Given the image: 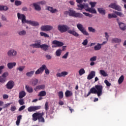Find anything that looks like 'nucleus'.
Returning a JSON list of instances; mask_svg holds the SVG:
<instances>
[{
	"label": "nucleus",
	"instance_id": "1",
	"mask_svg": "<svg viewBox=\"0 0 126 126\" xmlns=\"http://www.w3.org/2000/svg\"><path fill=\"white\" fill-rule=\"evenodd\" d=\"M70 29V27L65 25H59L58 26V30L61 33H63L64 32H67V33H69V34H71L75 37L79 36V34H78V33L74 31V30H71Z\"/></svg>",
	"mask_w": 126,
	"mask_h": 126
},
{
	"label": "nucleus",
	"instance_id": "2",
	"mask_svg": "<svg viewBox=\"0 0 126 126\" xmlns=\"http://www.w3.org/2000/svg\"><path fill=\"white\" fill-rule=\"evenodd\" d=\"M44 114V112L40 113V112H36L32 114V120L33 122H36V121H38L39 123H45V119L43 117Z\"/></svg>",
	"mask_w": 126,
	"mask_h": 126
},
{
	"label": "nucleus",
	"instance_id": "3",
	"mask_svg": "<svg viewBox=\"0 0 126 126\" xmlns=\"http://www.w3.org/2000/svg\"><path fill=\"white\" fill-rule=\"evenodd\" d=\"M64 14L65 15H69V16H72V17H76L78 18H82L83 17V15L80 13H76L75 11L70 9L68 11H65L64 12Z\"/></svg>",
	"mask_w": 126,
	"mask_h": 126
},
{
	"label": "nucleus",
	"instance_id": "4",
	"mask_svg": "<svg viewBox=\"0 0 126 126\" xmlns=\"http://www.w3.org/2000/svg\"><path fill=\"white\" fill-rule=\"evenodd\" d=\"M77 27L78 30H79L83 35H85V36H89V33L86 31V30L83 27V25L81 24H77Z\"/></svg>",
	"mask_w": 126,
	"mask_h": 126
},
{
	"label": "nucleus",
	"instance_id": "5",
	"mask_svg": "<svg viewBox=\"0 0 126 126\" xmlns=\"http://www.w3.org/2000/svg\"><path fill=\"white\" fill-rule=\"evenodd\" d=\"M98 97H100L103 94V86L102 85H96L95 86Z\"/></svg>",
	"mask_w": 126,
	"mask_h": 126
},
{
	"label": "nucleus",
	"instance_id": "6",
	"mask_svg": "<svg viewBox=\"0 0 126 126\" xmlns=\"http://www.w3.org/2000/svg\"><path fill=\"white\" fill-rule=\"evenodd\" d=\"M17 16L18 19L22 20V23H27L28 20H26V16H25L24 14L18 13Z\"/></svg>",
	"mask_w": 126,
	"mask_h": 126
},
{
	"label": "nucleus",
	"instance_id": "7",
	"mask_svg": "<svg viewBox=\"0 0 126 126\" xmlns=\"http://www.w3.org/2000/svg\"><path fill=\"white\" fill-rule=\"evenodd\" d=\"M108 7L110 8L115 9V10H118V11H122V8H121V7L117 5L116 3H112L111 4L109 5Z\"/></svg>",
	"mask_w": 126,
	"mask_h": 126
},
{
	"label": "nucleus",
	"instance_id": "8",
	"mask_svg": "<svg viewBox=\"0 0 126 126\" xmlns=\"http://www.w3.org/2000/svg\"><path fill=\"white\" fill-rule=\"evenodd\" d=\"M40 29L41 31L47 32V31H51V30H53V26L50 25L42 26Z\"/></svg>",
	"mask_w": 126,
	"mask_h": 126
},
{
	"label": "nucleus",
	"instance_id": "9",
	"mask_svg": "<svg viewBox=\"0 0 126 126\" xmlns=\"http://www.w3.org/2000/svg\"><path fill=\"white\" fill-rule=\"evenodd\" d=\"M7 56L8 57H16L17 56V51L13 49H10L7 52Z\"/></svg>",
	"mask_w": 126,
	"mask_h": 126
},
{
	"label": "nucleus",
	"instance_id": "10",
	"mask_svg": "<svg viewBox=\"0 0 126 126\" xmlns=\"http://www.w3.org/2000/svg\"><path fill=\"white\" fill-rule=\"evenodd\" d=\"M40 109H41V106H32L28 108V111L30 112H35V111L40 110Z\"/></svg>",
	"mask_w": 126,
	"mask_h": 126
},
{
	"label": "nucleus",
	"instance_id": "11",
	"mask_svg": "<svg viewBox=\"0 0 126 126\" xmlns=\"http://www.w3.org/2000/svg\"><path fill=\"white\" fill-rule=\"evenodd\" d=\"M14 81L12 80L9 81L6 85V88L9 90H11V89H12L14 87Z\"/></svg>",
	"mask_w": 126,
	"mask_h": 126
},
{
	"label": "nucleus",
	"instance_id": "12",
	"mask_svg": "<svg viewBox=\"0 0 126 126\" xmlns=\"http://www.w3.org/2000/svg\"><path fill=\"white\" fill-rule=\"evenodd\" d=\"M95 75H96V72L95 71H92L88 75L87 79H88V80H91V79L95 77Z\"/></svg>",
	"mask_w": 126,
	"mask_h": 126
},
{
	"label": "nucleus",
	"instance_id": "13",
	"mask_svg": "<svg viewBox=\"0 0 126 126\" xmlns=\"http://www.w3.org/2000/svg\"><path fill=\"white\" fill-rule=\"evenodd\" d=\"M68 74V72L66 71H63L61 73H57L56 74L57 77H64V76H66Z\"/></svg>",
	"mask_w": 126,
	"mask_h": 126
},
{
	"label": "nucleus",
	"instance_id": "14",
	"mask_svg": "<svg viewBox=\"0 0 126 126\" xmlns=\"http://www.w3.org/2000/svg\"><path fill=\"white\" fill-rule=\"evenodd\" d=\"M30 47H32V48H36V49L41 48V40H39L37 42V43L31 44Z\"/></svg>",
	"mask_w": 126,
	"mask_h": 126
},
{
	"label": "nucleus",
	"instance_id": "15",
	"mask_svg": "<svg viewBox=\"0 0 126 126\" xmlns=\"http://www.w3.org/2000/svg\"><path fill=\"white\" fill-rule=\"evenodd\" d=\"M28 24H30L32 26H39V23L36 21H32L31 20L28 21L27 22Z\"/></svg>",
	"mask_w": 126,
	"mask_h": 126
},
{
	"label": "nucleus",
	"instance_id": "16",
	"mask_svg": "<svg viewBox=\"0 0 126 126\" xmlns=\"http://www.w3.org/2000/svg\"><path fill=\"white\" fill-rule=\"evenodd\" d=\"M52 44L53 45H56V47H63V43L57 40H54L52 42Z\"/></svg>",
	"mask_w": 126,
	"mask_h": 126
},
{
	"label": "nucleus",
	"instance_id": "17",
	"mask_svg": "<svg viewBox=\"0 0 126 126\" xmlns=\"http://www.w3.org/2000/svg\"><path fill=\"white\" fill-rule=\"evenodd\" d=\"M90 94H97V91L96 90V88L95 87H93L90 90V91L88 93L87 96H89Z\"/></svg>",
	"mask_w": 126,
	"mask_h": 126
},
{
	"label": "nucleus",
	"instance_id": "18",
	"mask_svg": "<svg viewBox=\"0 0 126 126\" xmlns=\"http://www.w3.org/2000/svg\"><path fill=\"white\" fill-rule=\"evenodd\" d=\"M32 5L34 7V9H35L37 11H40V10H41V6H40V5H39L38 2L33 3H32Z\"/></svg>",
	"mask_w": 126,
	"mask_h": 126
},
{
	"label": "nucleus",
	"instance_id": "19",
	"mask_svg": "<svg viewBox=\"0 0 126 126\" xmlns=\"http://www.w3.org/2000/svg\"><path fill=\"white\" fill-rule=\"evenodd\" d=\"M44 68L45 67L43 66V65H42L39 69H38L35 72V74H40V73H43L44 72Z\"/></svg>",
	"mask_w": 126,
	"mask_h": 126
},
{
	"label": "nucleus",
	"instance_id": "20",
	"mask_svg": "<svg viewBox=\"0 0 126 126\" xmlns=\"http://www.w3.org/2000/svg\"><path fill=\"white\" fill-rule=\"evenodd\" d=\"M119 26L121 30L125 31L126 30V24L124 23L118 22Z\"/></svg>",
	"mask_w": 126,
	"mask_h": 126
},
{
	"label": "nucleus",
	"instance_id": "21",
	"mask_svg": "<svg viewBox=\"0 0 126 126\" xmlns=\"http://www.w3.org/2000/svg\"><path fill=\"white\" fill-rule=\"evenodd\" d=\"M8 68L9 69H11L16 65V63L13 62V63H8L7 64Z\"/></svg>",
	"mask_w": 126,
	"mask_h": 126
},
{
	"label": "nucleus",
	"instance_id": "22",
	"mask_svg": "<svg viewBox=\"0 0 126 126\" xmlns=\"http://www.w3.org/2000/svg\"><path fill=\"white\" fill-rule=\"evenodd\" d=\"M112 43H115L116 44H119L122 42V39L121 38H113L111 40Z\"/></svg>",
	"mask_w": 126,
	"mask_h": 126
},
{
	"label": "nucleus",
	"instance_id": "23",
	"mask_svg": "<svg viewBox=\"0 0 126 126\" xmlns=\"http://www.w3.org/2000/svg\"><path fill=\"white\" fill-rule=\"evenodd\" d=\"M97 11L100 14H102V15H105L106 14V10L103 8H97Z\"/></svg>",
	"mask_w": 126,
	"mask_h": 126
},
{
	"label": "nucleus",
	"instance_id": "24",
	"mask_svg": "<svg viewBox=\"0 0 126 126\" xmlns=\"http://www.w3.org/2000/svg\"><path fill=\"white\" fill-rule=\"evenodd\" d=\"M26 96V93L24 91H21L19 93V99H22V98H24V97H25Z\"/></svg>",
	"mask_w": 126,
	"mask_h": 126
},
{
	"label": "nucleus",
	"instance_id": "25",
	"mask_svg": "<svg viewBox=\"0 0 126 126\" xmlns=\"http://www.w3.org/2000/svg\"><path fill=\"white\" fill-rule=\"evenodd\" d=\"M9 8L6 5H0V11H7Z\"/></svg>",
	"mask_w": 126,
	"mask_h": 126
},
{
	"label": "nucleus",
	"instance_id": "26",
	"mask_svg": "<svg viewBox=\"0 0 126 126\" xmlns=\"http://www.w3.org/2000/svg\"><path fill=\"white\" fill-rule=\"evenodd\" d=\"M47 10H49V11H50L51 13H56V12H58L57 9H54L53 8V7L51 6H48Z\"/></svg>",
	"mask_w": 126,
	"mask_h": 126
},
{
	"label": "nucleus",
	"instance_id": "27",
	"mask_svg": "<svg viewBox=\"0 0 126 126\" xmlns=\"http://www.w3.org/2000/svg\"><path fill=\"white\" fill-rule=\"evenodd\" d=\"M44 89H45V85H40L37 86L34 90L36 91V90H44Z\"/></svg>",
	"mask_w": 126,
	"mask_h": 126
},
{
	"label": "nucleus",
	"instance_id": "28",
	"mask_svg": "<svg viewBox=\"0 0 126 126\" xmlns=\"http://www.w3.org/2000/svg\"><path fill=\"white\" fill-rule=\"evenodd\" d=\"M40 48L44 51V52H46V51L49 49V46L47 44H43L40 45Z\"/></svg>",
	"mask_w": 126,
	"mask_h": 126
},
{
	"label": "nucleus",
	"instance_id": "29",
	"mask_svg": "<svg viewBox=\"0 0 126 126\" xmlns=\"http://www.w3.org/2000/svg\"><path fill=\"white\" fill-rule=\"evenodd\" d=\"M102 46H103V44L97 43V45H95L94 47V51H99V50H101V48H102Z\"/></svg>",
	"mask_w": 126,
	"mask_h": 126
},
{
	"label": "nucleus",
	"instance_id": "30",
	"mask_svg": "<svg viewBox=\"0 0 126 126\" xmlns=\"http://www.w3.org/2000/svg\"><path fill=\"white\" fill-rule=\"evenodd\" d=\"M25 88L27 92H28L29 93H32L33 88H32V87H30L29 86H26Z\"/></svg>",
	"mask_w": 126,
	"mask_h": 126
},
{
	"label": "nucleus",
	"instance_id": "31",
	"mask_svg": "<svg viewBox=\"0 0 126 126\" xmlns=\"http://www.w3.org/2000/svg\"><path fill=\"white\" fill-rule=\"evenodd\" d=\"M125 79V77L123 75H121L118 79V84H122L124 82Z\"/></svg>",
	"mask_w": 126,
	"mask_h": 126
},
{
	"label": "nucleus",
	"instance_id": "32",
	"mask_svg": "<svg viewBox=\"0 0 126 126\" xmlns=\"http://www.w3.org/2000/svg\"><path fill=\"white\" fill-rule=\"evenodd\" d=\"M35 73V71H31L30 72H28L26 73V75L28 76V77H32L33 75H34V73Z\"/></svg>",
	"mask_w": 126,
	"mask_h": 126
},
{
	"label": "nucleus",
	"instance_id": "33",
	"mask_svg": "<svg viewBox=\"0 0 126 126\" xmlns=\"http://www.w3.org/2000/svg\"><path fill=\"white\" fill-rule=\"evenodd\" d=\"M99 73L100 74H101V75H102L104 77H106L108 76V74H107V72H106V71H105V70H100Z\"/></svg>",
	"mask_w": 126,
	"mask_h": 126
},
{
	"label": "nucleus",
	"instance_id": "34",
	"mask_svg": "<svg viewBox=\"0 0 126 126\" xmlns=\"http://www.w3.org/2000/svg\"><path fill=\"white\" fill-rule=\"evenodd\" d=\"M107 17L109 19H111V18H117V15L114 13L108 14Z\"/></svg>",
	"mask_w": 126,
	"mask_h": 126
},
{
	"label": "nucleus",
	"instance_id": "35",
	"mask_svg": "<svg viewBox=\"0 0 126 126\" xmlns=\"http://www.w3.org/2000/svg\"><path fill=\"white\" fill-rule=\"evenodd\" d=\"M65 97H70V96H72V92L70 91L67 90L65 93Z\"/></svg>",
	"mask_w": 126,
	"mask_h": 126
},
{
	"label": "nucleus",
	"instance_id": "36",
	"mask_svg": "<svg viewBox=\"0 0 126 126\" xmlns=\"http://www.w3.org/2000/svg\"><path fill=\"white\" fill-rule=\"evenodd\" d=\"M87 11H89V12H91V13H97L96 10L92 8H88L87 9Z\"/></svg>",
	"mask_w": 126,
	"mask_h": 126
},
{
	"label": "nucleus",
	"instance_id": "37",
	"mask_svg": "<svg viewBox=\"0 0 126 126\" xmlns=\"http://www.w3.org/2000/svg\"><path fill=\"white\" fill-rule=\"evenodd\" d=\"M46 95H47L46 91H42L39 92V94H38V96L40 97H44V96H46Z\"/></svg>",
	"mask_w": 126,
	"mask_h": 126
},
{
	"label": "nucleus",
	"instance_id": "38",
	"mask_svg": "<svg viewBox=\"0 0 126 126\" xmlns=\"http://www.w3.org/2000/svg\"><path fill=\"white\" fill-rule=\"evenodd\" d=\"M88 31L89 32H92V33H96V30L92 27H88Z\"/></svg>",
	"mask_w": 126,
	"mask_h": 126
},
{
	"label": "nucleus",
	"instance_id": "39",
	"mask_svg": "<svg viewBox=\"0 0 126 126\" xmlns=\"http://www.w3.org/2000/svg\"><path fill=\"white\" fill-rule=\"evenodd\" d=\"M43 66L44 67V70H45V73H46L47 75L50 74V70H49L48 68H47V66L43 64Z\"/></svg>",
	"mask_w": 126,
	"mask_h": 126
},
{
	"label": "nucleus",
	"instance_id": "40",
	"mask_svg": "<svg viewBox=\"0 0 126 126\" xmlns=\"http://www.w3.org/2000/svg\"><path fill=\"white\" fill-rule=\"evenodd\" d=\"M40 36H43L45 38H49L50 36H49V34L44 32H40Z\"/></svg>",
	"mask_w": 126,
	"mask_h": 126
},
{
	"label": "nucleus",
	"instance_id": "41",
	"mask_svg": "<svg viewBox=\"0 0 126 126\" xmlns=\"http://www.w3.org/2000/svg\"><path fill=\"white\" fill-rule=\"evenodd\" d=\"M62 51H63V50H62L61 49L57 50L56 52V55L57 57H60L61 56V55H62Z\"/></svg>",
	"mask_w": 126,
	"mask_h": 126
},
{
	"label": "nucleus",
	"instance_id": "42",
	"mask_svg": "<svg viewBox=\"0 0 126 126\" xmlns=\"http://www.w3.org/2000/svg\"><path fill=\"white\" fill-rule=\"evenodd\" d=\"M22 4V2L20 0H16L15 1V5L16 6H19V5H21Z\"/></svg>",
	"mask_w": 126,
	"mask_h": 126
},
{
	"label": "nucleus",
	"instance_id": "43",
	"mask_svg": "<svg viewBox=\"0 0 126 126\" xmlns=\"http://www.w3.org/2000/svg\"><path fill=\"white\" fill-rule=\"evenodd\" d=\"M85 73V70L84 68H81L79 70V75H83Z\"/></svg>",
	"mask_w": 126,
	"mask_h": 126
},
{
	"label": "nucleus",
	"instance_id": "44",
	"mask_svg": "<svg viewBox=\"0 0 126 126\" xmlns=\"http://www.w3.org/2000/svg\"><path fill=\"white\" fill-rule=\"evenodd\" d=\"M58 96L60 99H63V92L60 91L58 93Z\"/></svg>",
	"mask_w": 126,
	"mask_h": 126
},
{
	"label": "nucleus",
	"instance_id": "45",
	"mask_svg": "<svg viewBox=\"0 0 126 126\" xmlns=\"http://www.w3.org/2000/svg\"><path fill=\"white\" fill-rule=\"evenodd\" d=\"M19 35H20V36H24L25 35H26V31H22L21 32H18Z\"/></svg>",
	"mask_w": 126,
	"mask_h": 126
},
{
	"label": "nucleus",
	"instance_id": "46",
	"mask_svg": "<svg viewBox=\"0 0 126 126\" xmlns=\"http://www.w3.org/2000/svg\"><path fill=\"white\" fill-rule=\"evenodd\" d=\"M77 6L79 8L77 9L79 10H82L83 8H84V5L80 3L79 4L77 5Z\"/></svg>",
	"mask_w": 126,
	"mask_h": 126
},
{
	"label": "nucleus",
	"instance_id": "47",
	"mask_svg": "<svg viewBox=\"0 0 126 126\" xmlns=\"http://www.w3.org/2000/svg\"><path fill=\"white\" fill-rule=\"evenodd\" d=\"M6 81V78H2L0 76V83H4Z\"/></svg>",
	"mask_w": 126,
	"mask_h": 126
},
{
	"label": "nucleus",
	"instance_id": "48",
	"mask_svg": "<svg viewBox=\"0 0 126 126\" xmlns=\"http://www.w3.org/2000/svg\"><path fill=\"white\" fill-rule=\"evenodd\" d=\"M8 75H9V74H8V72H5L2 75V78H6V77H7V76H8Z\"/></svg>",
	"mask_w": 126,
	"mask_h": 126
},
{
	"label": "nucleus",
	"instance_id": "49",
	"mask_svg": "<svg viewBox=\"0 0 126 126\" xmlns=\"http://www.w3.org/2000/svg\"><path fill=\"white\" fill-rule=\"evenodd\" d=\"M24 68H25V66H20L17 69L19 71H23Z\"/></svg>",
	"mask_w": 126,
	"mask_h": 126
},
{
	"label": "nucleus",
	"instance_id": "50",
	"mask_svg": "<svg viewBox=\"0 0 126 126\" xmlns=\"http://www.w3.org/2000/svg\"><path fill=\"white\" fill-rule=\"evenodd\" d=\"M38 80L37 79L33 80L32 81V84L33 86H35V85H37V83H38Z\"/></svg>",
	"mask_w": 126,
	"mask_h": 126
},
{
	"label": "nucleus",
	"instance_id": "51",
	"mask_svg": "<svg viewBox=\"0 0 126 126\" xmlns=\"http://www.w3.org/2000/svg\"><path fill=\"white\" fill-rule=\"evenodd\" d=\"M18 102L20 105H24V99L22 98H20V99L18 100Z\"/></svg>",
	"mask_w": 126,
	"mask_h": 126
},
{
	"label": "nucleus",
	"instance_id": "52",
	"mask_svg": "<svg viewBox=\"0 0 126 126\" xmlns=\"http://www.w3.org/2000/svg\"><path fill=\"white\" fill-rule=\"evenodd\" d=\"M69 54V52H67L62 57V59H67V57H68Z\"/></svg>",
	"mask_w": 126,
	"mask_h": 126
},
{
	"label": "nucleus",
	"instance_id": "53",
	"mask_svg": "<svg viewBox=\"0 0 126 126\" xmlns=\"http://www.w3.org/2000/svg\"><path fill=\"white\" fill-rule=\"evenodd\" d=\"M96 60H97V57L94 56L93 57H92L90 58V62H95Z\"/></svg>",
	"mask_w": 126,
	"mask_h": 126
},
{
	"label": "nucleus",
	"instance_id": "54",
	"mask_svg": "<svg viewBox=\"0 0 126 126\" xmlns=\"http://www.w3.org/2000/svg\"><path fill=\"white\" fill-rule=\"evenodd\" d=\"M45 109L46 111H48L49 110V102H46L45 104Z\"/></svg>",
	"mask_w": 126,
	"mask_h": 126
},
{
	"label": "nucleus",
	"instance_id": "55",
	"mask_svg": "<svg viewBox=\"0 0 126 126\" xmlns=\"http://www.w3.org/2000/svg\"><path fill=\"white\" fill-rule=\"evenodd\" d=\"M82 44L83 46H87V44H88V40L87 39H85Z\"/></svg>",
	"mask_w": 126,
	"mask_h": 126
},
{
	"label": "nucleus",
	"instance_id": "56",
	"mask_svg": "<svg viewBox=\"0 0 126 126\" xmlns=\"http://www.w3.org/2000/svg\"><path fill=\"white\" fill-rule=\"evenodd\" d=\"M16 110V106H11L10 107L11 112H14V111Z\"/></svg>",
	"mask_w": 126,
	"mask_h": 126
},
{
	"label": "nucleus",
	"instance_id": "57",
	"mask_svg": "<svg viewBox=\"0 0 126 126\" xmlns=\"http://www.w3.org/2000/svg\"><path fill=\"white\" fill-rule=\"evenodd\" d=\"M115 14H117V15H118V16L122 17L123 16V13L121 12H118V11H115Z\"/></svg>",
	"mask_w": 126,
	"mask_h": 126
},
{
	"label": "nucleus",
	"instance_id": "58",
	"mask_svg": "<svg viewBox=\"0 0 126 126\" xmlns=\"http://www.w3.org/2000/svg\"><path fill=\"white\" fill-rule=\"evenodd\" d=\"M97 3L96 2H90V4L91 5V7H95V5Z\"/></svg>",
	"mask_w": 126,
	"mask_h": 126
},
{
	"label": "nucleus",
	"instance_id": "59",
	"mask_svg": "<svg viewBox=\"0 0 126 126\" xmlns=\"http://www.w3.org/2000/svg\"><path fill=\"white\" fill-rule=\"evenodd\" d=\"M83 14H84V15H85V16H88V17H90V18L92 17V15H91L88 13L83 12Z\"/></svg>",
	"mask_w": 126,
	"mask_h": 126
},
{
	"label": "nucleus",
	"instance_id": "60",
	"mask_svg": "<svg viewBox=\"0 0 126 126\" xmlns=\"http://www.w3.org/2000/svg\"><path fill=\"white\" fill-rule=\"evenodd\" d=\"M104 83H105L106 86H111V83L109 82L108 80H105L104 81Z\"/></svg>",
	"mask_w": 126,
	"mask_h": 126
},
{
	"label": "nucleus",
	"instance_id": "61",
	"mask_svg": "<svg viewBox=\"0 0 126 126\" xmlns=\"http://www.w3.org/2000/svg\"><path fill=\"white\" fill-rule=\"evenodd\" d=\"M38 4H41V5H44V4H45L46 3V1L43 0V1H40L39 2H38Z\"/></svg>",
	"mask_w": 126,
	"mask_h": 126
},
{
	"label": "nucleus",
	"instance_id": "62",
	"mask_svg": "<svg viewBox=\"0 0 126 126\" xmlns=\"http://www.w3.org/2000/svg\"><path fill=\"white\" fill-rule=\"evenodd\" d=\"M25 109V105H22L19 108V111L20 112L21 111H23Z\"/></svg>",
	"mask_w": 126,
	"mask_h": 126
},
{
	"label": "nucleus",
	"instance_id": "63",
	"mask_svg": "<svg viewBox=\"0 0 126 126\" xmlns=\"http://www.w3.org/2000/svg\"><path fill=\"white\" fill-rule=\"evenodd\" d=\"M46 58L47 60H51L52 59V56L50 55H46Z\"/></svg>",
	"mask_w": 126,
	"mask_h": 126
},
{
	"label": "nucleus",
	"instance_id": "64",
	"mask_svg": "<svg viewBox=\"0 0 126 126\" xmlns=\"http://www.w3.org/2000/svg\"><path fill=\"white\" fill-rule=\"evenodd\" d=\"M1 20H3V21H6V17H5L4 15H2L1 16Z\"/></svg>",
	"mask_w": 126,
	"mask_h": 126
}]
</instances>
